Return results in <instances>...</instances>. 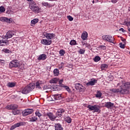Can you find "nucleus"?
I'll return each mask as SVG.
<instances>
[{
    "instance_id": "4be33fe9",
    "label": "nucleus",
    "mask_w": 130,
    "mask_h": 130,
    "mask_svg": "<svg viewBox=\"0 0 130 130\" xmlns=\"http://www.w3.org/2000/svg\"><path fill=\"white\" fill-rule=\"evenodd\" d=\"M54 100H60V99H62L61 94H54Z\"/></svg>"
},
{
    "instance_id": "412c9836",
    "label": "nucleus",
    "mask_w": 130,
    "mask_h": 130,
    "mask_svg": "<svg viewBox=\"0 0 130 130\" xmlns=\"http://www.w3.org/2000/svg\"><path fill=\"white\" fill-rule=\"evenodd\" d=\"M59 80V79L57 78H53L52 80H50V83H51V84H57Z\"/></svg>"
},
{
    "instance_id": "20e7f679",
    "label": "nucleus",
    "mask_w": 130,
    "mask_h": 130,
    "mask_svg": "<svg viewBox=\"0 0 130 130\" xmlns=\"http://www.w3.org/2000/svg\"><path fill=\"white\" fill-rule=\"evenodd\" d=\"M102 39L105 41H108V42H110L111 43H114V38H113L111 36H103L102 37Z\"/></svg>"
},
{
    "instance_id": "c9c22d12",
    "label": "nucleus",
    "mask_w": 130,
    "mask_h": 130,
    "mask_svg": "<svg viewBox=\"0 0 130 130\" xmlns=\"http://www.w3.org/2000/svg\"><path fill=\"white\" fill-rule=\"evenodd\" d=\"M108 66L107 64H103L101 65L102 70H104V69H107Z\"/></svg>"
},
{
    "instance_id": "72a5a7b5",
    "label": "nucleus",
    "mask_w": 130,
    "mask_h": 130,
    "mask_svg": "<svg viewBox=\"0 0 130 130\" xmlns=\"http://www.w3.org/2000/svg\"><path fill=\"white\" fill-rule=\"evenodd\" d=\"M101 59V58L99 56H96L94 58V61L95 62L99 61Z\"/></svg>"
},
{
    "instance_id": "9b49d317",
    "label": "nucleus",
    "mask_w": 130,
    "mask_h": 130,
    "mask_svg": "<svg viewBox=\"0 0 130 130\" xmlns=\"http://www.w3.org/2000/svg\"><path fill=\"white\" fill-rule=\"evenodd\" d=\"M17 108H18V105H17L16 104L11 105H8L6 107L7 109L12 110H15L17 109Z\"/></svg>"
},
{
    "instance_id": "4d7b16f0",
    "label": "nucleus",
    "mask_w": 130,
    "mask_h": 130,
    "mask_svg": "<svg viewBox=\"0 0 130 130\" xmlns=\"http://www.w3.org/2000/svg\"><path fill=\"white\" fill-rule=\"evenodd\" d=\"M121 40H122V41L123 42H124H124H125V39H124V38H122V37H121Z\"/></svg>"
},
{
    "instance_id": "0e129e2a",
    "label": "nucleus",
    "mask_w": 130,
    "mask_h": 130,
    "mask_svg": "<svg viewBox=\"0 0 130 130\" xmlns=\"http://www.w3.org/2000/svg\"><path fill=\"white\" fill-rule=\"evenodd\" d=\"M33 0H27V2H32Z\"/></svg>"
},
{
    "instance_id": "49530a36",
    "label": "nucleus",
    "mask_w": 130,
    "mask_h": 130,
    "mask_svg": "<svg viewBox=\"0 0 130 130\" xmlns=\"http://www.w3.org/2000/svg\"><path fill=\"white\" fill-rule=\"evenodd\" d=\"M3 51H4V52H5V53H10L11 52V50H10L9 49H4L3 50Z\"/></svg>"
},
{
    "instance_id": "0eeeda50",
    "label": "nucleus",
    "mask_w": 130,
    "mask_h": 130,
    "mask_svg": "<svg viewBox=\"0 0 130 130\" xmlns=\"http://www.w3.org/2000/svg\"><path fill=\"white\" fill-rule=\"evenodd\" d=\"M117 86H120L121 88H122L123 87H130V83L129 82H126L125 83L124 81H120L119 83L117 84Z\"/></svg>"
},
{
    "instance_id": "473e14b6",
    "label": "nucleus",
    "mask_w": 130,
    "mask_h": 130,
    "mask_svg": "<svg viewBox=\"0 0 130 130\" xmlns=\"http://www.w3.org/2000/svg\"><path fill=\"white\" fill-rule=\"evenodd\" d=\"M36 116H38L39 118L42 116V114L39 112V111H36L35 113Z\"/></svg>"
},
{
    "instance_id": "aec40b11",
    "label": "nucleus",
    "mask_w": 130,
    "mask_h": 130,
    "mask_svg": "<svg viewBox=\"0 0 130 130\" xmlns=\"http://www.w3.org/2000/svg\"><path fill=\"white\" fill-rule=\"evenodd\" d=\"M4 43L5 44V45H9L10 44L8 41H6L4 40H0V46H4Z\"/></svg>"
},
{
    "instance_id": "4468645a",
    "label": "nucleus",
    "mask_w": 130,
    "mask_h": 130,
    "mask_svg": "<svg viewBox=\"0 0 130 130\" xmlns=\"http://www.w3.org/2000/svg\"><path fill=\"white\" fill-rule=\"evenodd\" d=\"M13 35H15L14 32L9 30L7 32L5 36V38H7V39H9V38H12Z\"/></svg>"
},
{
    "instance_id": "423d86ee",
    "label": "nucleus",
    "mask_w": 130,
    "mask_h": 130,
    "mask_svg": "<svg viewBox=\"0 0 130 130\" xmlns=\"http://www.w3.org/2000/svg\"><path fill=\"white\" fill-rule=\"evenodd\" d=\"M34 111V110L32 109H25L22 112V115H23V116H27V115H29V114L33 113Z\"/></svg>"
},
{
    "instance_id": "b1692460",
    "label": "nucleus",
    "mask_w": 130,
    "mask_h": 130,
    "mask_svg": "<svg viewBox=\"0 0 130 130\" xmlns=\"http://www.w3.org/2000/svg\"><path fill=\"white\" fill-rule=\"evenodd\" d=\"M53 73L54 76H57L58 75H59V70H58L57 69H55L54 70Z\"/></svg>"
},
{
    "instance_id": "a211bd4d",
    "label": "nucleus",
    "mask_w": 130,
    "mask_h": 130,
    "mask_svg": "<svg viewBox=\"0 0 130 130\" xmlns=\"http://www.w3.org/2000/svg\"><path fill=\"white\" fill-rule=\"evenodd\" d=\"M55 130H63V128H62V126H61V124L59 123H56L55 124Z\"/></svg>"
},
{
    "instance_id": "1a4fd4ad",
    "label": "nucleus",
    "mask_w": 130,
    "mask_h": 130,
    "mask_svg": "<svg viewBox=\"0 0 130 130\" xmlns=\"http://www.w3.org/2000/svg\"><path fill=\"white\" fill-rule=\"evenodd\" d=\"M41 43L44 45H50V44L52 43V41L48 40L46 39H43L41 41Z\"/></svg>"
},
{
    "instance_id": "6e6d98bb",
    "label": "nucleus",
    "mask_w": 130,
    "mask_h": 130,
    "mask_svg": "<svg viewBox=\"0 0 130 130\" xmlns=\"http://www.w3.org/2000/svg\"><path fill=\"white\" fill-rule=\"evenodd\" d=\"M119 31H122V32H125V30L123 28H121L119 29Z\"/></svg>"
},
{
    "instance_id": "c85d7f7f",
    "label": "nucleus",
    "mask_w": 130,
    "mask_h": 130,
    "mask_svg": "<svg viewBox=\"0 0 130 130\" xmlns=\"http://www.w3.org/2000/svg\"><path fill=\"white\" fill-rule=\"evenodd\" d=\"M13 113L14 115H16V114H20V110H14L13 111Z\"/></svg>"
},
{
    "instance_id": "3c124183",
    "label": "nucleus",
    "mask_w": 130,
    "mask_h": 130,
    "mask_svg": "<svg viewBox=\"0 0 130 130\" xmlns=\"http://www.w3.org/2000/svg\"><path fill=\"white\" fill-rule=\"evenodd\" d=\"M84 45L85 46V47H87L88 48H90V44L88 43H84L83 44V46Z\"/></svg>"
},
{
    "instance_id": "6ab92c4d",
    "label": "nucleus",
    "mask_w": 130,
    "mask_h": 130,
    "mask_svg": "<svg viewBox=\"0 0 130 130\" xmlns=\"http://www.w3.org/2000/svg\"><path fill=\"white\" fill-rule=\"evenodd\" d=\"M81 38L83 40H87V38H88V33L86 31L83 32L81 35Z\"/></svg>"
},
{
    "instance_id": "8fccbe9b",
    "label": "nucleus",
    "mask_w": 130,
    "mask_h": 130,
    "mask_svg": "<svg viewBox=\"0 0 130 130\" xmlns=\"http://www.w3.org/2000/svg\"><path fill=\"white\" fill-rule=\"evenodd\" d=\"M123 25H126L127 26H130V22L129 21H125L124 22Z\"/></svg>"
},
{
    "instance_id": "13d9d810",
    "label": "nucleus",
    "mask_w": 130,
    "mask_h": 130,
    "mask_svg": "<svg viewBox=\"0 0 130 130\" xmlns=\"http://www.w3.org/2000/svg\"><path fill=\"white\" fill-rule=\"evenodd\" d=\"M117 1L118 0H112V3H113L114 4H116V3H117Z\"/></svg>"
},
{
    "instance_id": "f03ea898",
    "label": "nucleus",
    "mask_w": 130,
    "mask_h": 130,
    "mask_svg": "<svg viewBox=\"0 0 130 130\" xmlns=\"http://www.w3.org/2000/svg\"><path fill=\"white\" fill-rule=\"evenodd\" d=\"M46 116H48L49 119L52 121H54L55 120V118H56V116H54L53 114L51 112H49L45 114L42 119L43 120H46L47 119V117Z\"/></svg>"
},
{
    "instance_id": "a18cd8bd",
    "label": "nucleus",
    "mask_w": 130,
    "mask_h": 130,
    "mask_svg": "<svg viewBox=\"0 0 130 130\" xmlns=\"http://www.w3.org/2000/svg\"><path fill=\"white\" fill-rule=\"evenodd\" d=\"M63 87L65 88V89L67 90V91H68V92H69V93H70L71 89H70V87H69V86L64 85Z\"/></svg>"
},
{
    "instance_id": "052dcab7",
    "label": "nucleus",
    "mask_w": 130,
    "mask_h": 130,
    "mask_svg": "<svg viewBox=\"0 0 130 130\" xmlns=\"http://www.w3.org/2000/svg\"><path fill=\"white\" fill-rule=\"evenodd\" d=\"M0 62L1 63H3L4 64H5V60H1Z\"/></svg>"
},
{
    "instance_id": "774afa93",
    "label": "nucleus",
    "mask_w": 130,
    "mask_h": 130,
    "mask_svg": "<svg viewBox=\"0 0 130 130\" xmlns=\"http://www.w3.org/2000/svg\"><path fill=\"white\" fill-rule=\"evenodd\" d=\"M23 69H24V67L22 68H21V70H23Z\"/></svg>"
},
{
    "instance_id": "864d4df0",
    "label": "nucleus",
    "mask_w": 130,
    "mask_h": 130,
    "mask_svg": "<svg viewBox=\"0 0 130 130\" xmlns=\"http://www.w3.org/2000/svg\"><path fill=\"white\" fill-rule=\"evenodd\" d=\"M68 18L70 21H73L74 20V18H73L72 16L70 15L68 16Z\"/></svg>"
},
{
    "instance_id": "cd10ccee",
    "label": "nucleus",
    "mask_w": 130,
    "mask_h": 130,
    "mask_svg": "<svg viewBox=\"0 0 130 130\" xmlns=\"http://www.w3.org/2000/svg\"><path fill=\"white\" fill-rule=\"evenodd\" d=\"M14 125H15L16 127H19V126H21V125H24V123H23V122H20Z\"/></svg>"
},
{
    "instance_id": "393cba45",
    "label": "nucleus",
    "mask_w": 130,
    "mask_h": 130,
    "mask_svg": "<svg viewBox=\"0 0 130 130\" xmlns=\"http://www.w3.org/2000/svg\"><path fill=\"white\" fill-rule=\"evenodd\" d=\"M42 84L41 83L39 82V81L37 82L36 87L38 89H41V85Z\"/></svg>"
},
{
    "instance_id": "c03bdc74",
    "label": "nucleus",
    "mask_w": 130,
    "mask_h": 130,
    "mask_svg": "<svg viewBox=\"0 0 130 130\" xmlns=\"http://www.w3.org/2000/svg\"><path fill=\"white\" fill-rule=\"evenodd\" d=\"M50 87H51V86L49 85H46L44 86L43 89H44V90H47L48 89H50Z\"/></svg>"
},
{
    "instance_id": "a878e982",
    "label": "nucleus",
    "mask_w": 130,
    "mask_h": 130,
    "mask_svg": "<svg viewBox=\"0 0 130 130\" xmlns=\"http://www.w3.org/2000/svg\"><path fill=\"white\" fill-rule=\"evenodd\" d=\"M38 21H39L38 19H34L31 21V24H32V25H35V24L38 23Z\"/></svg>"
},
{
    "instance_id": "9d476101",
    "label": "nucleus",
    "mask_w": 130,
    "mask_h": 130,
    "mask_svg": "<svg viewBox=\"0 0 130 130\" xmlns=\"http://www.w3.org/2000/svg\"><path fill=\"white\" fill-rule=\"evenodd\" d=\"M105 107H107V108H108V109H112L113 108V106H114V104L109 102L105 103Z\"/></svg>"
},
{
    "instance_id": "e2e57ef3",
    "label": "nucleus",
    "mask_w": 130,
    "mask_h": 130,
    "mask_svg": "<svg viewBox=\"0 0 130 130\" xmlns=\"http://www.w3.org/2000/svg\"><path fill=\"white\" fill-rule=\"evenodd\" d=\"M98 2H96V0H93V1H92V3H98Z\"/></svg>"
},
{
    "instance_id": "f8f14e48",
    "label": "nucleus",
    "mask_w": 130,
    "mask_h": 130,
    "mask_svg": "<svg viewBox=\"0 0 130 130\" xmlns=\"http://www.w3.org/2000/svg\"><path fill=\"white\" fill-rule=\"evenodd\" d=\"M64 113V110L62 109H59V110H58L57 112L56 113V117H57L58 116L59 117H61V116H62V114Z\"/></svg>"
},
{
    "instance_id": "79ce46f5",
    "label": "nucleus",
    "mask_w": 130,
    "mask_h": 130,
    "mask_svg": "<svg viewBox=\"0 0 130 130\" xmlns=\"http://www.w3.org/2000/svg\"><path fill=\"white\" fill-rule=\"evenodd\" d=\"M74 85H75V89L76 90H79L80 83H75Z\"/></svg>"
},
{
    "instance_id": "4c0bfd02",
    "label": "nucleus",
    "mask_w": 130,
    "mask_h": 130,
    "mask_svg": "<svg viewBox=\"0 0 130 130\" xmlns=\"http://www.w3.org/2000/svg\"><path fill=\"white\" fill-rule=\"evenodd\" d=\"M6 11V8L4 6L0 7V12L1 13H4Z\"/></svg>"
},
{
    "instance_id": "ea45409f",
    "label": "nucleus",
    "mask_w": 130,
    "mask_h": 130,
    "mask_svg": "<svg viewBox=\"0 0 130 130\" xmlns=\"http://www.w3.org/2000/svg\"><path fill=\"white\" fill-rule=\"evenodd\" d=\"M111 91H112V92H114V93H118L120 90L118 89L113 88L111 90Z\"/></svg>"
},
{
    "instance_id": "37998d69",
    "label": "nucleus",
    "mask_w": 130,
    "mask_h": 130,
    "mask_svg": "<svg viewBox=\"0 0 130 130\" xmlns=\"http://www.w3.org/2000/svg\"><path fill=\"white\" fill-rule=\"evenodd\" d=\"M78 52L80 54H84V53H85V49H80V50L78 51Z\"/></svg>"
},
{
    "instance_id": "de8ad7c7",
    "label": "nucleus",
    "mask_w": 130,
    "mask_h": 130,
    "mask_svg": "<svg viewBox=\"0 0 130 130\" xmlns=\"http://www.w3.org/2000/svg\"><path fill=\"white\" fill-rule=\"evenodd\" d=\"M65 52L63 50H61L59 51V54H60L61 56H63V55L64 54Z\"/></svg>"
},
{
    "instance_id": "7ed1b4c3",
    "label": "nucleus",
    "mask_w": 130,
    "mask_h": 130,
    "mask_svg": "<svg viewBox=\"0 0 130 130\" xmlns=\"http://www.w3.org/2000/svg\"><path fill=\"white\" fill-rule=\"evenodd\" d=\"M30 9L32 10V12L34 13H36L38 14V13H40V8L37 6L36 5L34 4V2H32L31 4H30Z\"/></svg>"
},
{
    "instance_id": "a19ab883",
    "label": "nucleus",
    "mask_w": 130,
    "mask_h": 130,
    "mask_svg": "<svg viewBox=\"0 0 130 130\" xmlns=\"http://www.w3.org/2000/svg\"><path fill=\"white\" fill-rule=\"evenodd\" d=\"M95 106H91V105H88L87 108H88L89 110H94V109Z\"/></svg>"
},
{
    "instance_id": "69168bd1",
    "label": "nucleus",
    "mask_w": 130,
    "mask_h": 130,
    "mask_svg": "<svg viewBox=\"0 0 130 130\" xmlns=\"http://www.w3.org/2000/svg\"><path fill=\"white\" fill-rule=\"evenodd\" d=\"M128 11H129V12H130V7L128 9Z\"/></svg>"
},
{
    "instance_id": "09e8293b",
    "label": "nucleus",
    "mask_w": 130,
    "mask_h": 130,
    "mask_svg": "<svg viewBox=\"0 0 130 130\" xmlns=\"http://www.w3.org/2000/svg\"><path fill=\"white\" fill-rule=\"evenodd\" d=\"M62 82H63V79H61L59 81V84L61 87H63L64 86L63 85V84H62Z\"/></svg>"
},
{
    "instance_id": "bb28decb",
    "label": "nucleus",
    "mask_w": 130,
    "mask_h": 130,
    "mask_svg": "<svg viewBox=\"0 0 130 130\" xmlns=\"http://www.w3.org/2000/svg\"><path fill=\"white\" fill-rule=\"evenodd\" d=\"M36 116H32L30 118V121H32V122H34V121H36V120H37V117Z\"/></svg>"
},
{
    "instance_id": "f257e3e1",
    "label": "nucleus",
    "mask_w": 130,
    "mask_h": 130,
    "mask_svg": "<svg viewBox=\"0 0 130 130\" xmlns=\"http://www.w3.org/2000/svg\"><path fill=\"white\" fill-rule=\"evenodd\" d=\"M34 88H35V84L30 83L23 89L22 91H21V93L22 94H28L30 93L31 91L34 90Z\"/></svg>"
},
{
    "instance_id": "f704fd0d",
    "label": "nucleus",
    "mask_w": 130,
    "mask_h": 130,
    "mask_svg": "<svg viewBox=\"0 0 130 130\" xmlns=\"http://www.w3.org/2000/svg\"><path fill=\"white\" fill-rule=\"evenodd\" d=\"M101 96H102V93L100 92V91H98L95 94V96L96 97V98H100Z\"/></svg>"
},
{
    "instance_id": "39448f33",
    "label": "nucleus",
    "mask_w": 130,
    "mask_h": 130,
    "mask_svg": "<svg viewBox=\"0 0 130 130\" xmlns=\"http://www.w3.org/2000/svg\"><path fill=\"white\" fill-rule=\"evenodd\" d=\"M20 67V63H19V61L17 60H12L9 63V68L12 69V68H19Z\"/></svg>"
},
{
    "instance_id": "e433bc0d",
    "label": "nucleus",
    "mask_w": 130,
    "mask_h": 130,
    "mask_svg": "<svg viewBox=\"0 0 130 130\" xmlns=\"http://www.w3.org/2000/svg\"><path fill=\"white\" fill-rule=\"evenodd\" d=\"M42 6H44L45 7H50V5H49V4H48V3L47 2H43L42 3Z\"/></svg>"
},
{
    "instance_id": "f3484780",
    "label": "nucleus",
    "mask_w": 130,
    "mask_h": 130,
    "mask_svg": "<svg viewBox=\"0 0 130 130\" xmlns=\"http://www.w3.org/2000/svg\"><path fill=\"white\" fill-rule=\"evenodd\" d=\"M46 58H47V56L45 54H43L39 55L38 59L39 60H45Z\"/></svg>"
},
{
    "instance_id": "2f4dec72",
    "label": "nucleus",
    "mask_w": 130,
    "mask_h": 130,
    "mask_svg": "<svg viewBox=\"0 0 130 130\" xmlns=\"http://www.w3.org/2000/svg\"><path fill=\"white\" fill-rule=\"evenodd\" d=\"M66 121H67L68 123H71V122H72V118L70 117H67L66 119Z\"/></svg>"
},
{
    "instance_id": "ddd939ff",
    "label": "nucleus",
    "mask_w": 130,
    "mask_h": 130,
    "mask_svg": "<svg viewBox=\"0 0 130 130\" xmlns=\"http://www.w3.org/2000/svg\"><path fill=\"white\" fill-rule=\"evenodd\" d=\"M44 35L47 39H52L54 37H55V35L54 34L46 33Z\"/></svg>"
},
{
    "instance_id": "58836bf2",
    "label": "nucleus",
    "mask_w": 130,
    "mask_h": 130,
    "mask_svg": "<svg viewBox=\"0 0 130 130\" xmlns=\"http://www.w3.org/2000/svg\"><path fill=\"white\" fill-rule=\"evenodd\" d=\"M94 112H98L99 111V107L96 105H94Z\"/></svg>"
},
{
    "instance_id": "6e6552de",
    "label": "nucleus",
    "mask_w": 130,
    "mask_h": 130,
    "mask_svg": "<svg viewBox=\"0 0 130 130\" xmlns=\"http://www.w3.org/2000/svg\"><path fill=\"white\" fill-rule=\"evenodd\" d=\"M127 88H129V87L123 86V87H121V89L119 92L121 94H128L129 93V91L127 90Z\"/></svg>"
},
{
    "instance_id": "2eb2a0df",
    "label": "nucleus",
    "mask_w": 130,
    "mask_h": 130,
    "mask_svg": "<svg viewBox=\"0 0 130 130\" xmlns=\"http://www.w3.org/2000/svg\"><path fill=\"white\" fill-rule=\"evenodd\" d=\"M97 83V80L95 79H91V81L86 83V86H94Z\"/></svg>"
},
{
    "instance_id": "dca6fc26",
    "label": "nucleus",
    "mask_w": 130,
    "mask_h": 130,
    "mask_svg": "<svg viewBox=\"0 0 130 130\" xmlns=\"http://www.w3.org/2000/svg\"><path fill=\"white\" fill-rule=\"evenodd\" d=\"M0 20L2 22H6V23H12V19H9L7 17H1Z\"/></svg>"
},
{
    "instance_id": "5701e85b",
    "label": "nucleus",
    "mask_w": 130,
    "mask_h": 130,
    "mask_svg": "<svg viewBox=\"0 0 130 130\" xmlns=\"http://www.w3.org/2000/svg\"><path fill=\"white\" fill-rule=\"evenodd\" d=\"M7 86L9 88H13V87H15L16 86V83L14 82H9L8 83Z\"/></svg>"
},
{
    "instance_id": "5fc2aeb1",
    "label": "nucleus",
    "mask_w": 130,
    "mask_h": 130,
    "mask_svg": "<svg viewBox=\"0 0 130 130\" xmlns=\"http://www.w3.org/2000/svg\"><path fill=\"white\" fill-rule=\"evenodd\" d=\"M100 48H101L102 49H106V47H105V46H100Z\"/></svg>"
},
{
    "instance_id": "680f3d73",
    "label": "nucleus",
    "mask_w": 130,
    "mask_h": 130,
    "mask_svg": "<svg viewBox=\"0 0 130 130\" xmlns=\"http://www.w3.org/2000/svg\"><path fill=\"white\" fill-rule=\"evenodd\" d=\"M11 11H7L6 13H7V14H11Z\"/></svg>"
},
{
    "instance_id": "bf43d9fd",
    "label": "nucleus",
    "mask_w": 130,
    "mask_h": 130,
    "mask_svg": "<svg viewBox=\"0 0 130 130\" xmlns=\"http://www.w3.org/2000/svg\"><path fill=\"white\" fill-rule=\"evenodd\" d=\"M16 125L14 124V126H12L11 128V129H15V128H16Z\"/></svg>"
},
{
    "instance_id": "338daca9",
    "label": "nucleus",
    "mask_w": 130,
    "mask_h": 130,
    "mask_svg": "<svg viewBox=\"0 0 130 130\" xmlns=\"http://www.w3.org/2000/svg\"><path fill=\"white\" fill-rule=\"evenodd\" d=\"M62 67H59V69H62Z\"/></svg>"
},
{
    "instance_id": "c756f323",
    "label": "nucleus",
    "mask_w": 130,
    "mask_h": 130,
    "mask_svg": "<svg viewBox=\"0 0 130 130\" xmlns=\"http://www.w3.org/2000/svg\"><path fill=\"white\" fill-rule=\"evenodd\" d=\"M125 44H126V43L125 42H124V44H123L122 43H120L119 45L120 48H122L123 49H124V48L125 47Z\"/></svg>"
},
{
    "instance_id": "7c9ffc66",
    "label": "nucleus",
    "mask_w": 130,
    "mask_h": 130,
    "mask_svg": "<svg viewBox=\"0 0 130 130\" xmlns=\"http://www.w3.org/2000/svg\"><path fill=\"white\" fill-rule=\"evenodd\" d=\"M70 45H77V42L75 40H71L70 42Z\"/></svg>"
},
{
    "instance_id": "603ef678",
    "label": "nucleus",
    "mask_w": 130,
    "mask_h": 130,
    "mask_svg": "<svg viewBox=\"0 0 130 130\" xmlns=\"http://www.w3.org/2000/svg\"><path fill=\"white\" fill-rule=\"evenodd\" d=\"M81 89V90H85L86 88L84 87L83 85L79 83V89Z\"/></svg>"
}]
</instances>
